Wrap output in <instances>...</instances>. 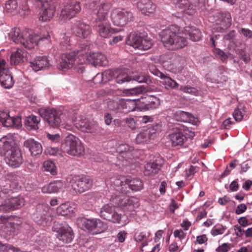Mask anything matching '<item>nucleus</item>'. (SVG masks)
Instances as JSON below:
<instances>
[{
  "label": "nucleus",
  "instance_id": "f257e3e1",
  "mask_svg": "<svg viewBox=\"0 0 252 252\" xmlns=\"http://www.w3.org/2000/svg\"><path fill=\"white\" fill-rule=\"evenodd\" d=\"M8 36L15 43L21 44L29 49L34 48L38 44L44 45L48 44L51 41L50 35L48 32L39 35L32 30L26 29L21 32L18 28L12 29Z\"/></svg>",
  "mask_w": 252,
  "mask_h": 252
},
{
  "label": "nucleus",
  "instance_id": "f03ea898",
  "mask_svg": "<svg viewBox=\"0 0 252 252\" xmlns=\"http://www.w3.org/2000/svg\"><path fill=\"white\" fill-rule=\"evenodd\" d=\"M176 25H171L161 31L159 35L164 47L168 50H177L187 45L186 38L180 32Z\"/></svg>",
  "mask_w": 252,
  "mask_h": 252
},
{
  "label": "nucleus",
  "instance_id": "7ed1b4c3",
  "mask_svg": "<svg viewBox=\"0 0 252 252\" xmlns=\"http://www.w3.org/2000/svg\"><path fill=\"white\" fill-rule=\"evenodd\" d=\"M61 149L63 152L69 155L80 157L84 155V146L81 141L76 136L69 134L64 139Z\"/></svg>",
  "mask_w": 252,
  "mask_h": 252
},
{
  "label": "nucleus",
  "instance_id": "20e7f679",
  "mask_svg": "<svg viewBox=\"0 0 252 252\" xmlns=\"http://www.w3.org/2000/svg\"><path fill=\"white\" fill-rule=\"evenodd\" d=\"M39 113L51 127H57L65 121V115L60 110L50 108H41L39 110Z\"/></svg>",
  "mask_w": 252,
  "mask_h": 252
},
{
  "label": "nucleus",
  "instance_id": "39448f33",
  "mask_svg": "<svg viewBox=\"0 0 252 252\" xmlns=\"http://www.w3.org/2000/svg\"><path fill=\"white\" fill-rule=\"evenodd\" d=\"M99 0H85L87 8L94 11L96 22H102L106 19L108 13L111 7L110 3H102L99 5Z\"/></svg>",
  "mask_w": 252,
  "mask_h": 252
},
{
  "label": "nucleus",
  "instance_id": "423d86ee",
  "mask_svg": "<svg viewBox=\"0 0 252 252\" xmlns=\"http://www.w3.org/2000/svg\"><path fill=\"white\" fill-rule=\"evenodd\" d=\"M111 17L114 25L123 27L132 20L133 15L130 11L127 9L117 8L113 10Z\"/></svg>",
  "mask_w": 252,
  "mask_h": 252
},
{
  "label": "nucleus",
  "instance_id": "0eeeda50",
  "mask_svg": "<svg viewBox=\"0 0 252 252\" xmlns=\"http://www.w3.org/2000/svg\"><path fill=\"white\" fill-rule=\"evenodd\" d=\"M81 10L80 3L77 1L67 2L61 10L59 19L63 23L70 20L78 13Z\"/></svg>",
  "mask_w": 252,
  "mask_h": 252
},
{
  "label": "nucleus",
  "instance_id": "6e6552de",
  "mask_svg": "<svg viewBox=\"0 0 252 252\" xmlns=\"http://www.w3.org/2000/svg\"><path fill=\"white\" fill-rule=\"evenodd\" d=\"M81 10L80 3L77 1L67 2L61 10L59 19L63 23L70 20L78 13Z\"/></svg>",
  "mask_w": 252,
  "mask_h": 252
},
{
  "label": "nucleus",
  "instance_id": "1a4fd4ad",
  "mask_svg": "<svg viewBox=\"0 0 252 252\" xmlns=\"http://www.w3.org/2000/svg\"><path fill=\"white\" fill-rule=\"evenodd\" d=\"M69 183L73 190L79 193L88 190L92 186V180L87 176H73Z\"/></svg>",
  "mask_w": 252,
  "mask_h": 252
},
{
  "label": "nucleus",
  "instance_id": "9d476101",
  "mask_svg": "<svg viewBox=\"0 0 252 252\" xmlns=\"http://www.w3.org/2000/svg\"><path fill=\"white\" fill-rule=\"evenodd\" d=\"M126 44L135 49L146 50L151 48L152 42L135 33H130L128 36Z\"/></svg>",
  "mask_w": 252,
  "mask_h": 252
},
{
  "label": "nucleus",
  "instance_id": "9b49d317",
  "mask_svg": "<svg viewBox=\"0 0 252 252\" xmlns=\"http://www.w3.org/2000/svg\"><path fill=\"white\" fill-rule=\"evenodd\" d=\"M137 103L135 99L121 100L119 102L114 101L108 102V108L111 110L121 109L124 113L135 111L137 108Z\"/></svg>",
  "mask_w": 252,
  "mask_h": 252
},
{
  "label": "nucleus",
  "instance_id": "f8f14e48",
  "mask_svg": "<svg viewBox=\"0 0 252 252\" xmlns=\"http://www.w3.org/2000/svg\"><path fill=\"white\" fill-rule=\"evenodd\" d=\"M49 209L42 205H39L36 212L33 215V219L35 222L41 225L45 226L50 223L52 220L48 212Z\"/></svg>",
  "mask_w": 252,
  "mask_h": 252
},
{
  "label": "nucleus",
  "instance_id": "ddd939ff",
  "mask_svg": "<svg viewBox=\"0 0 252 252\" xmlns=\"http://www.w3.org/2000/svg\"><path fill=\"white\" fill-rule=\"evenodd\" d=\"M0 82L5 89L11 88L14 83L13 77L8 68L5 67V61L0 60Z\"/></svg>",
  "mask_w": 252,
  "mask_h": 252
},
{
  "label": "nucleus",
  "instance_id": "4468645a",
  "mask_svg": "<svg viewBox=\"0 0 252 252\" xmlns=\"http://www.w3.org/2000/svg\"><path fill=\"white\" fill-rule=\"evenodd\" d=\"M100 215L103 219L114 223H119L121 219V214L118 213L115 207L108 204L101 208Z\"/></svg>",
  "mask_w": 252,
  "mask_h": 252
},
{
  "label": "nucleus",
  "instance_id": "2eb2a0df",
  "mask_svg": "<svg viewBox=\"0 0 252 252\" xmlns=\"http://www.w3.org/2000/svg\"><path fill=\"white\" fill-rule=\"evenodd\" d=\"M5 161L8 166L13 168L20 166L23 162V158L21 151L17 146L7 154Z\"/></svg>",
  "mask_w": 252,
  "mask_h": 252
},
{
  "label": "nucleus",
  "instance_id": "dca6fc26",
  "mask_svg": "<svg viewBox=\"0 0 252 252\" xmlns=\"http://www.w3.org/2000/svg\"><path fill=\"white\" fill-rule=\"evenodd\" d=\"M71 121L76 126V127L82 131L86 132H94L96 130V123L89 122L86 119H77V118L73 116Z\"/></svg>",
  "mask_w": 252,
  "mask_h": 252
},
{
  "label": "nucleus",
  "instance_id": "f3484780",
  "mask_svg": "<svg viewBox=\"0 0 252 252\" xmlns=\"http://www.w3.org/2000/svg\"><path fill=\"white\" fill-rule=\"evenodd\" d=\"M127 177L119 176L106 180V183L107 185H110L114 189L126 193L127 192Z\"/></svg>",
  "mask_w": 252,
  "mask_h": 252
},
{
  "label": "nucleus",
  "instance_id": "a211bd4d",
  "mask_svg": "<svg viewBox=\"0 0 252 252\" xmlns=\"http://www.w3.org/2000/svg\"><path fill=\"white\" fill-rule=\"evenodd\" d=\"M42 7V13L40 19L42 21L50 20L53 16L55 11V6L52 0H39Z\"/></svg>",
  "mask_w": 252,
  "mask_h": 252
},
{
  "label": "nucleus",
  "instance_id": "6ab92c4d",
  "mask_svg": "<svg viewBox=\"0 0 252 252\" xmlns=\"http://www.w3.org/2000/svg\"><path fill=\"white\" fill-rule=\"evenodd\" d=\"M76 56L77 54L74 51L62 54L61 61L58 64V68L64 71L71 68L74 63Z\"/></svg>",
  "mask_w": 252,
  "mask_h": 252
},
{
  "label": "nucleus",
  "instance_id": "aec40b11",
  "mask_svg": "<svg viewBox=\"0 0 252 252\" xmlns=\"http://www.w3.org/2000/svg\"><path fill=\"white\" fill-rule=\"evenodd\" d=\"M150 67V70L152 74L158 76L162 80L161 83L165 85L166 89H177L179 86L178 83L171 78L164 74L156 68H152Z\"/></svg>",
  "mask_w": 252,
  "mask_h": 252
},
{
  "label": "nucleus",
  "instance_id": "412c9836",
  "mask_svg": "<svg viewBox=\"0 0 252 252\" xmlns=\"http://www.w3.org/2000/svg\"><path fill=\"white\" fill-rule=\"evenodd\" d=\"M25 201L23 197L18 196L5 199L4 204L0 205V210L7 211L8 209H18L24 205Z\"/></svg>",
  "mask_w": 252,
  "mask_h": 252
},
{
  "label": "nucleus",
  "instance_id": "4be33fe9",
  "mask_svg": "<svg viewBox=\"0 0 252 252\" xmlns=\"http://www.w3.org/2000/svg\"><path fill=\"white\" fill-rule=\"evenodd\" d=\"M21 118L19 117H12L6 111H0V122L4 126L18 127L21 124Z\"/></svg>",
  "mask_w": 252,
  "mask_h": 252
},
{
  "label": "nucleus",
  "instance_id": "5701e85b",
  "mask_svg": "<svg viewBox=\"0 0 252 252\" xmlns=\"http://www.w3.org/2000/svg\"><path fill=\"white\" fill-rule=\"evenodd\" d=\"M17 146L12 137L4 136L0 139V156L9 153Z\"/></svg>",
  "mask_w": 252,
  "mask_h": 252
},
{
  "label": "nucleus",
  "instance_id": "b1692460",
  "mask_svg": "<svg viewBox=\"0 0 252 252\" xmlns=\"http://www.w3.org/2000/svg\"><path fill=\"white\" fill-rule=\"evenodd\" d=\"M30 66L35 72L46 69L50 65L49 60L46 56H37L30 62Z\"/></svg>",
  "mask_w": 252,
  "mask_h": 252
},
{
  "label": "nucleus",
  "instance_id": "393cba45",
  "mask_svg": "<svg viewBox=\"0 0 252 252\" xmlns=\"http://www.w3.org/2000/svg\"><path fill=\"white\" fill-rule=\"evenodd\" d=\"M87 61L94 66H106L108 61L105 55L99 53L89 54L87 57Z\"/></svg>",
  "mask_w": 252,
  "mask_h": 252
},
{
  "label": "nucleus",
  "instance_id": "a878e982",
  "mask_svg": "<svg viewBox=\"0 0 252 252\" xmlns=\"http://www.w3.org/2000/svg\"><path fill=\"white\" fill-rule=\"evenodd\" d=\"M57 237L63 243H70L73 239V232L69 226L64 225L61 226L57 231Z\"/></svg>",
  "mask_w": 252,
  "mask_h": 252
},
{
  "label": "nucleus",
  "instance_id": "bb28decb",
  "mask_svg": "<svg viewBox=\"0 0 252 252\" xmlns=\"http://www.w3.org/2000/svg\"><path fill=\"white\" fill-rule=\"evenodd\" d=\"M7 216L0 217V230L2 235L5 234L8 236H13L15 234L13 224L7 220Z\"/></svg>",
  "mask_w": 252,
  "mask_h": 252
},
{
  "label": "nucleus",
  "instance_id": "cd10ccee",
  "mask_svg": "<svg viewBox=\"0 0 252 252\" xmlns=\"http://www.w3.org/2000/svg\"><path fill=\"white\" fill-rule=\"evenodd\" d=\"M137 7L142 13L149 15L155 11L156 5L151 0H140L137 3Z\"/></svg>",
  "mask_w": 252,
  "mask_h": 252
},
{
  "label": "nucleus",
  "instance_id": "c85d7f7f",
  "mask_svg": "<svg viewBox=\"0 0 252 252\" xmlns=\"http://www.w3.org/2000/svg\"><path fill=\"white\" fill-rule=\"evenodd\" d=\"M65 187V184L62 181L51 182L42 187V191L45 193H52L62 190Z\"/></svg>",
  "mask_w": 252,
  "mask_h": 252
},
{
  "label": "nucleus",
  "instance_id": "c756f323",
  "mask_svg": "<svg viewBox=\"0 0 252 252\" xmlns=\"http://www.w3.org/2000/svg\"><path fill=\"white\" fill-rule=\"evenodd\" d=\"M96 31L101 37L108 38L112 34L118 32L121 30L116 28H112L108 24L102 23L98 25Z\"/></svg>",
  "mask_w": 252,
  "mask_h": 252
},
{
  "label": "nucleus",
  "instance_id": "7c9ffc66",
  "mask_svg": "<svg viewBox=\"0 0 252 252\" xmlns=\"http://www.w3.org/2000/svg\"><path fill=\"white\" fill-rule=\"evenodd\" d=\"M120 153L118 158H126V161H127L129 159L134 158V149L132 147L129 146L126 144L120 145L117 149Z\"/></svg>",
  "mask_w": 252,
  "mask_h": 252
},
{
  "label": "nucleus",
  "instance_id": "2f4dec72",
  "mask_svg": "<svg viewBox=\"0 0 252 252\" xmlns=\"http://www.w3.org/2000/svg\"><path fill=\"white\" fill-rule=\"evenodd\" d=\"M26 57L27 52L25 50L18 48L12 53L10 62L12 65H17L24 63L26 60Z\"/></svg>",
  "mask_w": 252,
  "mask_h": 252
},
{
  "label": "nucleus",
  "instance_id": "473e14b6",
  "mask_svg": "<svg viewBox=\"0 0 252 252\" xmlns=\"http://www.w3.org/2000/svg\"><path fill=\"white\" fill-rule=\"evenodd\" d=\"M24 146L29 149L32 156L39 155L42 151V147L40 143L33 139H29L25 141Z\"/></svg>",
  "mask_w": 252,
  "mask_h": 252
},
{
  "label": "nucleus",
  "instance_id": "72a5a7b5",
  "mask_svg": "<svg viewBox=\"0 0 252 252\" xmlns=\"http://www.w3.org/2000/svg\"><path fill=\"white\" fill-rule=\"evenodd\" d=\"M169 139L173 146H177L182 145L187 140V137L182 131L179 130L169 134Z\"/></svg>",
  "mask_w": 252,
  "mask_h": 252
},
{
  "label": "nucleus",
  "instance_id": "f704fd0d",
  "mask_svg": "<svg viewBox=\"0 0 252 252\" xmlns=\"http://www.w3.org/2000/svg\"><path fill=\"white\" fill-rule=\"evenodd\" d=\"M217 24L220 25L217 29L219 32H223L231 25V16L229 12L222 13Z\"/></svg>",
  "mask_w": 252,
  "mask_h": 252
},
{
  "label": "nucleus",
  "instance_id": "c9c22d12",
  "mask_svg": "<svg viewBox=\"0 0 252 252\" xmlns=\"http://www.w3.org/2000/svg\"><path fill=\"white\" fill-rule=\"evenodd\" d=\"M161 167V164L158 162V159L147 162L145 165L144 174L145 176L156 175Z\"/></svg>",
  "mask_w": 252,
  "mask_h": 252
},
{
  "label": "nucleus",
  "instance_id": "e433bc0d",
  "mask_svg": "<svg viewBox=\"0 0 252 252\" xmlns=\"http://www.w3.org/2000/svg\"><path fill=\"white\" fill-rule=\"evenodd\" d=\"M77 224L81 229L87 231L93 234L94 219L79 218L77 220Z\"/></svg>",
  "mask_w": 252,
  "mask_h": 252
},
{
  "label": "nucleus",
  "instance_id": "4c0bfd02",
  "mask_svg": "<svg viewBox=\"0 0 252 252\" xmlns=\"http://www.w3.org/2000/svg\"><path fill=\"white\" fill-rule=\"evenodd\" d=\"M91 30L89 25L83 23H80L75 31L76 35L81 38H85L91 33Z\"/></svg>",
  "mask_w": 252,
  "mask_h": 252
},
{
  "label": "nucleus",
  "instance_id": "58836bf2",
  "mask_svg": "<svg viewBox=\"0 0 252 252\" xmlns=\"http://www.w3.org/2000/svg\"><path fill=\"white\" fill-rule=\"evenodd\" d=\"M126 184L127 189L129 188L134 191L140 190L143 187V184L141 180L136 178H132L131 177H127Z\"/></svg>",
  "mask_w": 252,
  "mask_h": 252
},
{
  "label": "nucleus",
  "instance_id": "ea45409f",
  "mask_svg": "<svg viewBox=\"0 0 252 252\" xmlns=\"http://www.w3.org/2000/svg\"><path fill=\"white\" fill-rule=\"evenodd\" d=\"M152 134L151 129H145L137 134L135 138V142L137 144L147 143L150 140Z\"/></svg>",
  "mask_w": 252,
  "mask_h": 252
},
{
  "label": "nucleus",
  "instance_id": "a19ab883",
  "mask_svg": "<svg viewBox=\"0 0 252 252\" xmlns=\"http://www.w3.org/2000/svg\"><path fill=\"white\" fill-rule=\"evenodd\" d=\"M40 121V117L34 115H31L26 118L25 124L28 129L35 130L38 128V124Z\"/></svg>",
  "mask_w": 252,
  "mask_h": 252
},
{
  "label": "nucleus",
  "instance_id": "79ce46f5",
  "mask_svg": "<svg viewBox=\"0 0 252 252\" xmlns=\"http://www.w3.org/2000/svg\"><path fill=\"white\" fill-rule=\"evenodd\" d=\"M190 39L193 41H197L200 40L201 36L200 31L194 27H187L185 29Z\"/></svg>",
  "mask_w": 252,
  "mask_h": 252
},
{
  "label": "nucleus",
  "instance_id": "37998d69",
  "mask_svg": "<svg viewBox=\"0 0 252 252\" xmlns=\"http://www.w3.org/2000/svg\"><path fill=\"white\" fill-rule=\"evenodd\" d=\"M94 226L93 235L97 234L103 232L107 228L106 224L104 223L100 220L94 219Z\"/></svg>",
  "mask_w": 252,
  "mask_h": 252
},
{
  "label": "nucleus",
  "instance_id": "c03bdc74",
  "mask_svg": "<svg viewBox=\"0 0 252 252\" xmlns=\"http://www.w3.org/2000/svg\"><path fill=\"white\" fill-rule=\"evenodd\" d=\"M175 119L179 122H189L192 117L191 115L189 113L183 111H177L174 115Z\"/></svg>",
  "mask_w": 252,
  "mask_h": 252
},
{
  "label": "nucleus",
  "instance_id": "a18cd8bd",
  "mask_svg": "<svg viewBox=\"0 0 252 252\" xmlns=\"http://www.w3.org/2000/svg\"><path fill=\"white\" fill-rule=\"evenodd\" d=\"M72 211L73 208L70 206L68 203L62 204L57 209V213L62 216L70 215Z\"/></svg>",
  "mask_w": 252,
  "mask_h": 252
},
{
  "label": "nucleus",
  "instance_id": "49530a36",
  "mask_svg": "<svg viewBox=\"0 0 252 252\" xmlns=\"http://www.w3.org/2000/svg\"><path fill=\"white\" fill-rule=\"evenodd\" d=\"M43 168L45 171L50 173L52 175H54L57 173L56 167L52 161L47 160L44 161Z\"/></svg>",
  "mask_w": 252,
  "mask_h": 252
},
{
  "label": "nucleus",
  "instance_id": "de8ad7c7",
  "mask_svg": "<svg viewBox=\"0 0 252 252\" xmlns=\"http://www.w3.org/2000/svg\"><path fill=\"white\" fill-rule=\"evenodd\" d=\"M97 194L94 192H89L83 196V199L88 203V204L93 205L98 199Z\"/></svg>",
  "mask_w": 252,
  "mask_h": 252
},
{
  "label": "nucleus",
  "instance_id": "09e8293b",
  "mask_svg": "<svg viewBox=\"0 0 252 252\" xmlns=\"http://www.w3.org/2000/svg\"><path fill=\"white\" fill-rule=\"evenodd\" d=\"M159 104L160 100L158 98L155 96H151L146 104V107L148 110H152L157 108Z\"/></svg>",
  "mask_w": 252,
  "mask_h": 252
},
{
  "label": "nucleus",
  "instance_id": "8fccbe9b",
  "mask_svg": "<svg viewBox=\"0 0 252 252\" xmlns=\"http://www.w3.org/2000/svg\"><path fill=\"white\" fill-rule=\"evenodd\" d=\"M19 0H8L5 3V9L9 13H12L18 7Z\"/></svg>",
  "mask_w": 252,
  "mask_h": 252
},
{
  "label": "nucleus",
  "instance_id": "3c124183",
  "mask_svg": "<svg viewBox=\"0 0 252 252\" xmlns=\"http://www.w3.org/2000/svg\"><path fill=\"white\" fill-rule=\"evenodd\" d=\"M132 81L131 76L124 72H120L116 78V81L119 84H122Z\"/></svg>",
  "mask_w": 252,
  "mask_h": 252
},
{
  "label": "nucleus",
  "instance_id": "603ef678",
  "mask_svg": "<svg viewBox=\"0 0 252 252\" xmlns=\"http://www.w3.org/2000/svg\"><path fill=\"white\" fill-rule=\"evenodd\" d=\"M126 208L128 210H133L135 208L139 206V201L137 198L134 197H128V201L127 203Z\"/></svg>",
  "mask_w": 252,
  "mask_h": 252
},
{
  "label": "nucleus",
  "instance_id": "864d4df0",
  "mask_svg": "<svg viewBox=\"0 0 252 252\" xmlns=\"http://www.w3.org/2000/svg\"><path fill=\"white\" fill-rule=\"evenodd\" d=\"M114 76L113 72L110 70H107L104 71L102 74H97L96 77H100L102 80L105 82L110 81L113 79Z\"/></svg>",
  "mask_w": 252,
  "mask_h": 252
},
{
  "label": "nucleus",
  "instance_id": "5fc2aeb1",
  "mask_svg": "<svg viewBox=\"0 0 252 252\" xmlns=\"http://www.w3.org/2000/svg\"><path fill=\"white\" fill-rule=\"evenodd\" d=\"M214 54L222 62L225 61L230 54H227L219 48H215L213 49Z\"/></svg>",
  "mask_w": 252,
  "mask_h": 252
},
{
  "label": "nucleus",
  "instance_id": "6e6d98bb",
  "mask_svg": "<svg viewBox=\"0 0 252 252\" xmlns=\"http://www.w3.org/2000/svg\"><path fill=\"white\" fill-rule=\"evenodd\" d=\"M12 192L9 185L0 186V197L7 198V195H9Z\"/></svg>",
  "mask_w": 252,
  "mask_h": 252
},
{
  "label": "nucleus",
  "instance_id": "4d7b16f0",
  "mask_svg": "<svg viewBox=\"0 0 252 252\" xmlns=\"http://www.w3.org/2000/svg\"><path fill=\"white\" fill-rule=\"evenodd\" d=\"M236 52L239 57L246 63L251 61L250 55L243 49H237Z\"/></svg>",
  "mask_w": 252,
  "mask_h": 252
},
{
  "label": "nucleus",
  "instance_id": "13d9d810",
  "mask_svg": "<svg viewBox=\"0 0 252 252\" xmlns=\"http://www.w3.org/2000/svg\"><path fill=\"white\" fill-rule=\"evenodd\" d=\"M0 250L3 252H9L10 250L13 252H21V250L18 248L13 247L11 245L3 244L0 242Z\"/></svg>",
  "mask_w": 252,
  "mask_h": 252
},
{
  "label": "nucleus",
  "instance_id": "bf43d9fd",
  "mask_svg": "<svg viewBox=\"0 0 252 252\" xmlns=\"http://www.w3.org/2000/svg\"><path fill=\"white\" fill-rule=\"evenodd\" d=\"M180 90L184 93L190 94L194 95H197L198 94V92L196 88L188 86H182L180 87Z\"/></svg>",
  "mask_w": 252,
  "mask_h": 252
},
{
  "label": "nucleus",
  "instance_id": "052dcab7",
  "mask_svg": "<svg viewBox=\"0 0 252 252\" xmlns=\"http://www.w3.org/2000/svg\"><path fill=\"white\" fill-rule=\"evenodd\" d=\"M142 92L140 88L138 87H134L128 89H125L124 93L127 95H136L140 94Z\"/></svg>",
  "mask_w": 252,
  "mask_h": 252
},
{
  "label": "nucleus",
  "instance_id": "680f3d73",
  "mask_svg": "<svg viewBox=\"0 0 252 252\" xmlns=\"http://www.w3.org/2000/svg\"><path fill=\"white\" fill-rule=\"evenodd\" d=\"M232 245L230 243H224L219 246L216 249V252H228L231 248Z\"/></svg>",
  "mask_w": 252,
  "mask_h": 252
},
{
  "label": "nucleus",
  "instance_id": "e2e57ef3",
  "mask_svg": "<svg viewBox=\"0 0 252 252\" xmlns=\"http://www.w3.org/2000/svg\"><path fill=\"white\" fill-rule=\"evenodd\" d=\"M183 12L186 14L192 15L195 13L196 9L193 4L190 2L187 6V8L183 10Z\"/></svg>",
  "mask_w": 252,
  "mask_h": 252
},
{
  "label": "nucleus",
  "instance_id": "0e129e2a",
  "mask_svg": "<svg viewBox=\"0 0 252 252\" xmlns=\"http://www.w3.org/2000/svg\"><path fill=\"white\" fill-rule=\"evenodd\" d=\"M189 3L190 2L189 0H177L175 4L183 11L185 8H187V6Z\"/></svg>",
  "mask_w": 252,
  "mask_h": 252
},
{
  "label": "nucleus",
  "instance_id": "69168bd1",
  "mask_svg": "<svg viewBox=\"0 0 252 252\" xmlns=\"http://www.w3.org/2000/svg\"><path fill=\"white\" fill-rule=\"evenodd\" d=\"M233 116L236 122H240L243 118V114L239 109H235L233 112Z\"/></svg>",
  "mask_w": 252,
  "mask_h": 252
},
{
  "label": "nucleus",
  "instance_id": "338daca9",
  "mask_svg": "<svg viewBox=\"0 0 252 252\" xmlns=\"http://www.w3.org/2000/svg\"><path fill=\"white\" fill-rule=\"evenodd\" d=\"M247 209V205L245 204L241 203L237 206L235 212L237 215H240L244 213L246 211Z\"/></svg>",
  "mask_w": 252,
  "mask_h": 252
},
{
  "label": "nucleus",
  "instance_id": "774afa93",
  "mask_svg": "<svg viewBox=\"0 0 252 252\" xmlns=\"http://www.w3.org/2000/svg\"><path fill=\"white\" fill-rule=\"evenodd\" d=\"M225 231V228L222 227L216 228L213 227L211 230V235L213 236H216L218 235L222 234Z\"/></svg>",
  "mask_w": 252,
  "mask_h": 252
}]
</instances>
